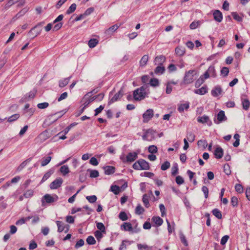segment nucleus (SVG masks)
<instances>
[{
  "label": "nucleus",
  "mask_w": 250,
  "mask_h": 250,
  "mask_svg": "<svg viewBox=\"0 0 250 250\" xmlns=\"http://www.w3.org/2000/svg\"><path fill=\"white\" fill-rule=\"evenodd\" d=\"M42 24L41 23H40L39 24H38L36 26H35L34 28H33V29H32L28 33V34H29V36L31 38V39H34V38H35L36 37H37L39 34H40V32H41V29L39 30V31H38L37 32H35V33H34V29L39 26V25H41Z\"/></svg>",
  "instance_id": "f3484780"
},
{
  "label": "nucleus",
  "mask_w": 250,
  "mask_h": 250,
  "mask_svg": "<svg viewBox=\"0 0 250 250\" xmlns=\"http://www.w3.org/2000/svg\"><path fill=\"white\" fill-rule=\"evenodd\" d=\"M170 164L169 162L168 161H166L164 162V163H163L162 165V166L161 167V169L164 171L166 170L170 167Z\"/></svg>",
  "instance_id": "a18cd8bd"
},
{
  "label": "nucleus",
  "mask_w": 250,
  "mask_h": 250,
  "mask_svg": "<svg viewBox=\"0 0 250 250\" xmlns=\"http://www.w3.org/2000/svg\"><path fill=\"white\" fill-rule=\"evenodd\" d=\"M34 194V191L32 189H28L23 193V196L26 198H30Z\"/></svg>",
  "instance_id": "f704fd0d"
},
{
  "label": "nucleus",
  "mask_w": 250,
  "mask_h": 250,
  "mask_svg": "<svg viewBox=\"0 0 250 250\" xmlns=\"http://www.w3.org/2000/svg\"><path fill=\"white\" fill-rule=\"evenodd\" d=\"M176 182L178 185H181L184 183V180L181 176H178L176 177Z\"/></svg>",
  "instance_id": "69168bd1"
},
{
  "label": "nucleus",
  "mask_w": 250,
  "mask_h": 250,
  "mask_svg": "<svg viewBox=\"0 0 250 250\" xmlns=\"http://www.w3.org/2000/svg\"><path fill=\"white\" fill-rule=\"evenodd\" d=\"M70 77L64 78L59 82V85L60 87H63L68 84L70 81Z\"/></svg>",
  "instance_id": "a878e982"
},
{
  "label": "nucleus",
  "mask_w": 250,
  "mask_h": 250,
  "mask_svg": "<svg viewBox=\"0 0 250 250\" xmlns=\"http://www.w3.org/2000/svg\"><path fill=\"white\" fill-rule=\"evenodd\" d=\"M212 213L218 219H220L222 218L221 212L218 209H214L212 210Z\"/></svg>",
  "instance_id": "58836bf2"
},
{
  "label": "nucleus",
  "mask_w": 250,
  "mask_h": 250,
  "mask_svg": "<svg viewBox=\"0 0 250 250\" xmlns=\"http://www.w3.org/2000/svg\"><path fill=\"white\" fill-rule=\"evenodd\" d=\"M235 190L239 193H242L244 190L242 186L241 185L238 184H237L235 185Z\"/></svg>",
  "instance_id": "5fc2aeb1"
},
{
  "label": "nucleus",
  "mask_w": 250,
  "mask_h": 250,
  "mask_svg": "<svg viewBox=\"0 0 250 250\" xmlns=\"http://www.w3.org/2000/svg\"><path fill=\"white\" fill-rule=\"evenodd\" d=\"M49 106V104L47 102H44L42 103H39L37 104V107L39 109H45L47 108Z\"/></svg>",
  "instance_id": "8fccbe9b"
},
{
  "label": "nucleus",
  "mask_w": 250,
  "mask_h": 250,
  "mask_svg": "<svg viewBox=\"0 0 250 250\" xmlns=\"http://www.w3.org/2000/svg\"><path fill=\"white\" fill-rule=\"evenodd\" d=\"M189 106V104L188 103L181 104L179 105L178 109L180 112H182L184 111V109H188Z\"/></svg>",
  "instance_id": "bb28decb"
},
{
  "label": "nucleus",
  "mask_w": 250,
  "mask_h": 250,
  "mask_svg": "<svg viewBox=\"0 0 250 250\" xmlns=\"http://www.w3.org/2000/svg\"><path fill=\"white\" fill-rule=\"evenodd\" d=\"M99 176V172L96 170H93L90 171V177L91 178H96Z\"/></svg>",
  "instance_id": "e2e57ef3"
},
{
  "label": "nucleus",
  "mask_w": 250,
  "mask_h": 250,
  "mask_svg": "<svg viewBox=\"0 0 250 250\" xmlns=\"http://www.w3.org/2000/svg\"><path fill=\"white\" fill-rule=\"evenodd\" d=\"M145 211L144 208L141 205H138L135 209V213L137 214L140 215L142 214Z\"/></svg>",
  "instance_id": "473e14b6"
},
{
  "label": "nucleus",
  "mask_w": 250,
  "mask_h": 250,
  "mask_svg": "<svg viewBox=\"0 0 250 250\" xmlns=\"http://www.w3.org/2000/svg\"><path fill=\"white\" fill-rule=\"evenodd\" d=\"M98 43V41L96 39H90L88 42V46L90 48L94 47Z\"/></svg>",
  "instance_id": "c756f323"
},
{
  "label": "nucleus",
  "mask_w": 250,
  "mask_h": 250,
  "mask_svg": "<svg viewBox=\"0 0 250 250\" xmlns=\"http://www.w3.org/2000/svg\"><path fill=\"white\" fill-rule=\"evenodd\" d=\"M207 70L208 72H209V74L210 75H211V76L213 77H215L216 76V71L214 66H209Z\"/></svg>",
  "instance_id": "a19ab883"
},
{
  "label": "nucleus",
  "mask_w": 250,
  "mask_h": 250,
  "mask_svg": "<svg viewBox=\"0 0 250 250\" xmlns=\"http://www.w3.org/2000/svg\"><path fill=\"white\" fill-rule=\"evenodd\" d=\"M217 124H219L221 122L226 121L227 118L225 116V112L224 111L221 110L218 112L217 115Z\"/></svg>",
  "instance_id": "ddd939ff"
},
{
  "label": "nucleus",
  "mask_w": 250,
  "mask_h": 250,
  "mask_svg": "<svg viewBox=\"0 0 250 250\" xmlns=\"http://www.w3.org/2000/svg\"><path fill=\"white\" fill-rule=\"evenodd\" d=\"M96 226L98 229L103 232L104 233H105V228L103 223H97Z\"/></svg>",
  "instance_id": "4c0bfd02"
},
{
  "label": "nucleus",
  "mask_w": 250,
  "mask_h": 250,
  "mask_svg": "<svg viewBox=\"0 0 250 250\" xmlns=\"http://www.w3.org/2000/svg\"><path fill=\"white\" fill-rule=\"evenodd\" d=\"M153 116V110L152 109H147L143 115V122L147 123Z\"/></svg>",
  "instance_id": "423d86ee"
},
{
  "label": "nucleus",
  "mask_w": 250,
  "mask_h": 250,
  "mask_svg": "<svg viewBox=\"0 0 250 250\" xmlns=\"http://www.w3.org/2000/svg\"><path fill=\"white\" fill-rule=\"evenodd\" d=\"M175 53L178 56H183L185 52V48L183 47L178 46L175 48Z\"/></svg>",
  "instance_id": "6ab92c4d"
},
{
  "label": "nucleus",
  "mask_w": 250,
  "mask_h": 250,
  "mask_svg": "<svg viewBox=\"0 0 250 250\" xmlns=\"http://www.w3.org/2000/svg\"><path fill=\"white\" fill-rule=\"evenodd\" d=\"M180 239H181V241L184 244V245L185 246H188V242H187V241L186 240L185 236L183 233H181L180 234Z\"/></svg>",
  "instance_id": "052dcab7"
},
{
  "label": "nucleus",
  "mask_w": 250,
  "mask_h": 250,
  "mask_svg": "<svg viewBox=\"0 0 250 250\" xmlns=\"http://www.w3.org/2000/svg\"><path fill=\"white\" fill-rule=\"evenodd\" d=\"M43 198L47 203H51L55 201L54 198L50 194H46L44 195Z\"/></svg>",
  "instance_id": "c85d7f7f"
},
{
  "label": "nucleus",
  "mask_w": 250,
  "mask_h": 250,
  "mask_svg": "<svg viewBox=\"0 0 250 250\" xmlns=\"http://www.w3.org/2000/svg\"><path fill=\"white\" fill-rule=\"evenodd\" d=\"M77 5L75 3H73L71 4L70 7L68 8L66 11L67 14H70L71 13L74 12L76 9Z\"/></svg>",
  "instance_id": "72a5a7b5"
},
{
  "label": "nucleus",
  "mask_w": 250,
  "mask_h": 250,
  "mask_svg": "<svg viewBox=\"0 0 250 250\" xmlns=\"http://www.w3.org/2000/svg\"><path fill=\"white\" fill-rule=\"evenodd\" d=\"M121 229L124 231H128L131 232H135L137 231H134L131 224L129 222H125L121 226Z\"/></svg>",
  "instance_id": "1a4fd4ad"
},
{
  "label": "nucleus",
  "mask_w": 250,
  "mask_h": 250,
  "mask_svg": "<svg viewBox=\"0 0 250 250\" xmlns=\"http://www.w3.org/2000/svg\"><path fill=\"white\" fill-rule=\"evenodd\" d=\"M86 241L88 245H94L96 243V240L92 236H88Z\"/></svg>",
  "instance_id": "79ce46f5"
},
{
  "label": "nucleus",
  "mask_w": 250,
  "mask_h": 250,
  "mask_svg": "<svg viewBox=\"0 0 250 250\" xmlns=\"http://www.w3.org/2000/svg\"><path fill=\"white\" fill-rule=\"evenodd\" d=\"M152 220L153 222L158 226H161L163 223L162 219L158 216H154L152 217Z\"/></svg>",
  "instance_id": "393cba45"
},
{
  "label": "nucleus",
  "mask_w": 250,
  "mask_h": 250,
  "mask_svg": "<svg viewBox=\"0 0 250 250\" xmlns=\"http://www.w3.org/2000/svg\"><path fill=\"white\" fill-rule=\"evenodd\" d=\"M146 92L144 87H142L140 88L136 89L133 93V97L135 100L140 101L145 98Z\"/></svg>",
  "instance_id": "f03ea898"
},
{
  "label": "nucleus",
  "mask_w": 250,
  "mask_h": 250,
  "mask_svg": "<svg viewBox=\"0 0 250 250\" xmlns=\"http://www.w3.org/2000/svg\"><path fill=\"white\" fill-rule=\"evenodd\" d=\"M232 16H233V18L238 21H241L242 20V18L236 12H232Z\"/></svg>",
  "instance_id": "13d9d810"
},
{
  "label": "nucleus",
  "mask_w": 250,
  "mask_h": 250,
  "mask_svg": "<svg viewBox=\"0 0 250 250\" xmlns=\"http://www.w3.org/2000/svg\"><path fill=\"white\" fill-rule=\"evenodd\" d=\"M229 73V69L228 67H223L221 70V74L224 77L228 76Z\"/></svg>",
  "instance_id": "49530a36"
},
{
  "label": "nucleus",
  "mask_w": 250,
  "mask_h": 250,
  "mask_svg": "<svg viewBox=\"0 0 250 250\" xmlns=\"http://www.w3.org/2000/svg\"><path fill=\"white\" fill-rule=\"evenodd\" d=\"M231 202L232 205L233 207L237 206L238 205L237 198L235 196L232 197L231 199Z\"/></svg>",
  "instance_id": "774afa93"
},
{
  "label": "nucleus",
  "mask_w": 250,
  "mask_h": 250,
  "mask_svg": "<svg viewBox=\"0 0 250 250\" xmlns=\"http://www.w3.org/2000/svg\"><path fill=\"white\" fill-rule=\"evenodd\" d=\"M135 170H148L150 168L149 163L143 159H140L134 163L132 166Z\"/></svg>",
  "instance_id": "f257e3e1"
},
{
  "label": "nucleus",
  "mask_w": 250,
  "mask_h": 250,
  "mask_svg": "<svg viewBox=\"0 0 250 250\" xmlns=\"http://www.w3.org/2000/svg\"><path fill=\"white\" fill-rule=\"evenodd\" d=\"M138 154L136 152L129 153L126 155V161L127 162H131L135 160L137 158Z\"/></svg>",
  "instance_id": "4468645a"
},
{
  "label": "nucleus",
  "mask_w": 250,
  "mask_h": 250,
  "mask_svg": "<svg viewBox=\"0 0 250 250\" xmlns=\"http://www.w3.org/2000/svg\"><path fill=\"white\" fill-rule=\"evenodd\" d=\"M207 92V87L203 86L201 88L195 90V93L200 95H204Z\"/></svg>",
  "instance_id": "7c9ffc66"
},
{
  "label": "nucleus",
  "mask_w": 250,
  "mask_h": 250,
  "mask_svg": "<svg viewBox=\"0 0 250 250\" xmlns=\"http://www.w3.org/2000/svg\"><path fill=\"white\" fill-rule=\"evenodd\" d=\"M40 139L42 141H44L50 137V133L47 131H44L39 135Z\"/></svg>",
  "instance_id": "5701e85b"
},
{
  "label": "nucleus",
  "mask_w": 250,
  "mask_h": 250,
  "mask_svg": "<svg viewBox=\"0 0 250 250\" xmlns=\"http://www.w3.org/2000/svg\"><path fill=\"white\" fill-rule=\"evenodd\" d=\"M213 16L214 19L217 22H220L222 21V14L219 10H215L213 13Z\"/></svg>",
  "instance_id": "f8f14e48"
},
{
  "label": "nucleus",
  "mask_w": 250,
  "mask_h": 250,
  "mask_svg": "<svg viewBox=\"0 0 250 250\" xmlns=\"http://www.w3.org/2000/svg\"><path fill=\"white\" fill-rule=\"evenodd\" d=\"M119 26H120L117 24L113 25L106 30L105 33L106 35H111L116 31L119 28Z\"/></svg>",
  "instance_id": "dca6fc26"
},
{
  "label": "nucleus",
  "mask_w": 250,
  "mask_h": 250,
  "mask_svg": "<svg viewBox=\"0 0 250 250\" xmlns=\"http://www.w3.org/2000/svg\"><path fill=\"white\" fill-rule=\"evenodd\" d=\"M149 83L151 86H157L159 85V81L156 78H153L151 79L149 82Z\"/></svg>",
  "instance_id": "c03bdc74"
},
{
  "label": "nucleus",
  "mask_w": 250,
  "mask_h": 250,
  "mask_svg": "<svg viewBox=\"0 0 250 250\" xmlns=\"http://www.w3.org/2000/svg\"><path fill=\"white\" fill-rule=\"evenodd\" d=\"M214 155L217 159H220L223 155V150L221 147H217L214 152Z\"/></svg>",
  "instance_id": "2eb2a0df"
},
{
  "label": "nucleus",
  "mask_w": 250,
  "mask_h": 250,
  "mask_svg": "<svg viewBox=\"0 0 250 250\" xmlns=\"http://www.w3.org/2000/svg\"><path fill=\"white\" fill-rule=\"evenodd\" d=\"M229 238V236L227 235L224 236L221 240V244L224 245L227 242Z\"/></svg>",
  "instance_id": "0e129e2a"
},
{
  "label": "nucleus",
  "mask_w": 250,
  "mask_h": 250,
  "mask_svg": "<svg viewBox=\"0 0 250 250\" xmlns=\"http://www.w3.org/2000/svg\"><path fill=\"white\" fill-rule=\"evenodd\" d=\"M155 132L154 130L148 129L143 136V139L145 141H151L155 138Z\"/></svg>",
  "instance_id": "39448f33"
},
{
  "label": "nucleus",
  "mask_w": 250,
  "mask_h": 250,
  "mask_svg": "<svg viewBox=\"0 0 250 250\" xmlns=\"http://www.w3.org/2000/svg\"><path fill=\"white\" fill-rule=\"evenodd\" d=\"M51 159L52 157L51 156H47V157L44 158L42 162L41 166L42 167L45 166L50 163Z\"/></svg>",
  "instance_id": "e433bc0d"
},
{
  "label": "nucleus",
  "mask_w": 250,
  "mask_h": 250,
  "mask_svg": "<svg viewBox=\"0 0 250 250\" xmlns=\"http://www.w3.org/2000/svg\"><path fill=\"white\" fill-rule=\"evenodd\" d=\"M224 172L228 175H229L231 173L229 166L228 165H225L224 166Z\"/></svg>",
  "instance_id": "680f3d73"
},
{
  "label": "nucleus",
  "mask_w": 250,
  "mask_h": 250,
  "mask_svg": "<svg viewBox=\"0 0 250 250\" xmlns=\"http://www.w3.org/2000/svg\"><path fill=\"white\" fill-rule=\"evenodd\" d=\"M165 70V67L162 65H158L155 68L154 72L156 74H162Z\"/></svg>",
  "instance_id": "cd10ccee"
},
{
  "label": "nucleus",
  "mask_w": 250,
  "mask_h": 250,
  "mask_svg": "<svg viewBox=\"0 0 250 250\" xmlns=\"http://www.w3.org/2000/svg\"><path fill=\"white\" fill-rule=\"evenodd\" d=\"M111 191L115 195H117L120 192L121 190L119 187L114 185L111 187Z\"/></svg>",
  "instance_id": "2f4dec72"
},
{
  "label": "nucleus",
  "mask_w": 250,
  "mask_h": 250,
  "mask_svg": "<svg viewBox=\"0 0 250 250\" xmlns=\"http://www.w3.org/2000/svg\"><path fill=\"white\" fill-rule=\"evenodd\" d=\"M103 232L99 230H96L94 232V235L98 241H100L101 239L103 237Z\"/></svg>",
  "instance_id": "09e8293b"
},
{
  "label": "nucleus",
  "mask_w": 250,
  "mask_h": 250,
  "mask_svg": "<svg viewBox=\"0 0 250 250\" xmlns=\"http://www.w3.org/2000/svg\"><path fill=\"white\" fill-rule=\"evenodd\" d=\"M197 121L202 124H208V125H211L212 123L210 121L208 116L204 115L203 116L198 117L197 118Z\"/></svg>",
  "instance_id": "6e6552de"
},
{
  "label": "nucleus",
  "mask_w": 250,
  "mask_h": 250,
  "mask_svg": "<svg viewBox=\"0 0 250 250\" xmlns=\"http://www.w3.org/2000/svg\"><path fill=\"white\" fill-rule=\"evenodd\" d=\"M90 164L93 166H97L98 165V162L97 159L95 157H92L89 161Z\"/></svg>",
  "instance_id": "338daca9"
},
{
  "label": "nucleus",
  "mask_w": 250,
  "mask_h": 250,
  "mask_svg": "<svg viewBox=\"0 0 250 250\" xmlns=\"http://www.w3.org/2000/svg\"><path fill=\"white\" fill-rule=\"evenodd\" d=\"M198 146L203 149H205L208 146L207 142L206 140H200L197 143Z\"/></svg>",
  "instance_id": "c9c22d12"
},
{
  "label": "nucleus",
  "mask_w": 250,
  "mask_h": 250,
  "mask_svg": "<svg viewBox=\"0 0 250 250\" xmlns=\"http://www.w3.org/2000/svg\"><path fill=\"white\" fill-rule=\"evenodd\" d=\"M56 224H57V227H58V232H62V231L64 230L65 232L66 233V232H67L68 231V230H69V226H68L66 228V229H65V226H64L63 223H62V222H61L60 221H56Z\"/></svg>",
  "instance_id": "9b49d317"
},
{
  "label": "nucleus",
  "mask_w": 250,
  "mask_h": 250,
  "mask_svg": "<svg viewBox=\"0 0 250 250\" xmlns=\"http://www.w3.org/2000/svg\"><path fill=\"white\" fill-rule=\"evenodd\" d=\"M86 198L91 203H95L97 200V197L95 195L88 196Z\"/></svg>",
  "instance_id": "603ef678"
},
{
  "label": "nucleus",
  "mask_w": 250,
  "mask_h": 250,
  "mask_svg": "<svg viewBox=\"0 0 250 250\" xmlns=\"http://www.w3.org/2000/svg\"><path fill=\"white\" fill-rule=\"evenodd\" d=\"M63 180L61 178L56 179L50 184V188L51 189H57L61 187Z\"/></svg>",
  "instance_id": "0eeeda50"
},
{
  "label": "nucleus",
  "mask_w": 250,
  "mask_h": 250,
  "mask_svg": "<svg viewBox=\"0 0 250 250\" xmlns=\"http://www.w3.org/2000/svg\"><path fill=\"white\" fill-rule=\"evenodd\" d=\"M104 173L106 175H110L114 172V167L112 166H106L104 167Z\"/></svg>",
  "instance_id": "4be33fe9"
},
{
  "label": "nucleus",
  "mask_w": 250,
  "mask_h": 250,
  "mask_svg": "<svg viewBox=\"0 0 250 250\" xmlns=\"http://www.w3.org/2000/svg\"><path fill=\"white\" fill-rule=\"evenodd\" d=\"M19 117H20V115L19 114H14L8 118V121L9 122L14 121L16 120L17 119H18Z\"/></svg>",
  "instance_id": "864d4df0"
},
{
  "label": "nucleus",
  "mask_w": 250,
  "mask_h": 250,
  "mask_svg": "<svg viewBox=\"0 0 250 250\" xmlns=\"http://www.w3.org/2000/svg\"><path fill=\"white\" fill-rule=\"evenodd\" d=\"M122 96V93L121 91H119L118 93H117L110 100L109 102V104H111L116 101H117L118 99H120Z\"/></svg>",
  "instance_id": "aec40b11"
},
{
  "label": "nucleus",
  "mask_w": 250,
  "mask_h": 250,
  "mask_svg": "<svg viewBox=\"0 0 250 250\" xmlns=\"http://www.w3.org/2000/svg\"><path fill=\"white\" fill-rule=\"evenodd\" d=\"M195 70H189L187 72L185 75L184 82L186 84L192 83L194 80V75H196Z\"/></svg>",
  "instance_id": "20e7f679"
},
{
  "label": "nucleus",
  "mask_w": 250,
  "mask_h": 250,
  "mask_svg": "<svg viewBox=\"0 0 250 250\" xmlns=\"http://www.w3.org/2000/svg\"><path fill=\"white\" fill-rule=\"evenodd\" d=\"M119 216V218L123 221H126L128 219V217L126 213L124 211L121 212Z\"/></svg>",
  "instance_id": "3c124183"
},
{
  "label": "nucleus",
  "mask_w": 250,
  "mask_h": 250,
  "mask_svg": "<svg viewBox=\"0 0 250 250\" xmlns=\"http://www.w3.org/2000/svg\"><path fill=\"white\" fill-rule=\"evenodd\" d=\"M96 98V96H92L91 93L88 92L84 95L82 100V103L83 105L82 110H83L91 102L93 101Z\"/></svg>",
  "instance_id": "7ed1b4c3"
},
{
  "label": "nucleus",
  "mask_w": 250,
  "mask_h": 250,
  "mask_svg": "<svg viewBox=\"0 0 250 250\" xmlns=\"http://www.w3.org/2000/svg\"><path fill=\"white\" fill-rule=\"evenodd\" d=\"M60 171L63 175L65 176L69 172V167L67 165H63L61 167Z\"/></svg>",
  "instance_id": "b1692460"
},
{
  "label": "nucleus",
  "mask_w": 250,
  "mask_h": 250,
  "mask_svg": "<svg viewBox=\"0 0 250 250\" xmlns=\"http://www.w3.org/2000/svg\"><path fill=\"white\" fill-rule=\"evenodd\" d=\"M148 150L149 153H156L157 152L158 148L156 146L151 145L148 147Z\"/></svg>",
  "instance_id": "ea45409f"
},
{
  "label": "nucleus",
  "mask_w": 250,
  "mask_h": 250,
  "mask_svg": "<svg viewBox=\"0 0 250 250\" xmlns=\"http://www.w3.org/2000/svg\"><path fill=\"white\" fill-rule=\"evenodd\" d=\"M234 138L235 139V142L233 144V146L234 147H237L239 145V135L238 134H235L234 136Z\"/></svg>",
  "instance_id": "de8ad7c7"
},
{
  "label": "nucleus",
  "mask_w": 250,
  "mask_h": 250,
  "mask_svg": "<svg viewBox=\"0 0 250 250\" xmlns=\"http://www.w3.org/2000/svg\"><path fill=\"white\" fill-rule=\"evenodd\" d=\"M148 55H144L141 59L140 61L139 64L140 66L144 67L145 65H146L147 62L148 61Z\"/></svg>",
  "instance_id": "a211bd4d"
},
{
  "label": "nucleus",
  "mask_w": 250,
  "mask_h": 250,
  "mask_svg": "<svg viewBox=\"0 0 250 250\" xmlns=\"http://www.w3.org/2000/svg\"><path fill=\"white\" fill-rule=\"evenodd\" d=\"M62 26V22H59L57 23L56 25H54V27H52V31H57L60 29Z\"/></svg>",
  "instance_id": "bf43d9fd"
},
{
  "label": "nucleus",
  "mask_w": 250,
  "mask_h": 250,
  "mask_svg": "<svg viewBox=\"0 0 250 250\" xmlns=\"http://www.w3.org/2000/svg\"><path fill=\"white\" fill-rule=\"evenodd\" d=\"M211 92L213 96L216 97L221 94L222 92V89L220 86H216L214 88V89L211 90Z\"/></svg>",
  "instance_id": "412c9836"
},
{
  "label": "nucleus",
  "mask_w": 250,
  "mask_h": 250,
  "mask_svg": "<svg viewBox=\"0 0 250 250\" xmlns=\"http://www.w3.org/2000/svg\"><path fill=\"white\" fill-rule=\"evenodd\" d=\"M166 61V57L163 55L158 56L155 57L154 60L155 65H162Z\"/></svg>",
  "instance_id": "9d476101"
},
{
  "label": "nucleus",
  "mask_w": 250,
  "mask_h": 250,
  "mask_svg": "<svg viewBox=\"0 0 250 250\" xmlns=\"http://www.w3.org/2000/svg\"><path fill=\"white\" fill-rule=\"evenodd\" d=\"M143 202L146 207L148 208L149 206L148 197L146 194H144L143 197Z\"/></svg>",
  "instance_id": "37998d69"
},
{
  "label": "nucleus",
  "mask_w": 250,
  "mask_h": 250,
  "mask_svg": "<svg viewBox=\"0 0 250 250\" xmlns=\"http://www.w3.org/2000/svg\"><path fill=\"white\" fill-rule=\"evenodd\" d=\"M243 107L245 110L248 109L250 106V102L248 100L245 99L243 101Z\"/></svg>",
  "instance_id": "6e6d98bb"
},
{
  "label": "nucleus",
  "mask_w": 250,
  "mask_h": 250,
  "mask_svg": "<svg viewBox=\"0 0 250 250\" xmlns=\"http://www.w3.org/2000/svg\"><path fill=\"white\" fill-rule=\"evenodd\" d=\"M187 140L190 142H193L195 140V135L192 133H188Z\"/></svg>",
  "instance_id": "4d7b16f0"
}]
</instances>
